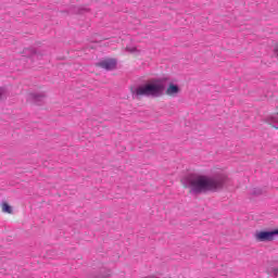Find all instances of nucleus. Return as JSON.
Returning <instances> with one entry per match:
<instances>
[{"instance_id":"f257e3e1","label":"nucleus","mask_w":278,"mask_h":278,"mask_svg":"<svg viewBox=\"0 0 278 278\" xmlns=\"http://www.w3.org/2000/svg\"><path fill=\"white\" fill-rule=\"evenodd\" d=\"M229 181L227 174H216L214 176L190 173L181 178V184L190 194H203V192H216Z\"/></svg>"},{"instance_id":"20e7f679","label":"nucleus","mask_w":278,"mask_h":278,"mask_svg":"<svg viewBox=\"0 0 278 278\" xmlns=\"http://www.w3.org/2000/svg\"><path fill=\"white\" fill-rule=\"evenodd\" d=\"M116 64L117 62L115 59H106L97 63V66H100V68H104L105 71H114V68H116Z\"/></svg>"},{"instance_id":"9b49d317","label":"nucleus","mask_w":278,"mask_h":278,"mask_svg":"<svg viewBox=\"0 0 278 278\" xmlns=\"http://www.w3.org/2000/svg\"><path fill=\"white\" fill-rule=\"evenodd\" d=\"M103 277H110V274H105Z\"/></svg>"},{"instance_id":"f03ea898","label":"nucleus","mask_w":278,"mask_h":278,"mask_svg":"<svg viewBox=\"0 0 278 278\" xmlns=\"http://www.w3.org/2000/svg\"><path fill=\"white\" fill-rule=\"evenodd\" d=\"M132 99H140V97H151L152 99H160V97H179L181 87L175 83H169L166 88L165 78H154L146 85L130 89Z\"/></svg>"},{"instance_id":"39448f33","label":"nucleus","mask_w":278,"mask_h":278,"mask_svg":"<svg viewBox=\"0 0 278 278\" xmlns=\"http://www.w3.org/2000/svg\"><path fill=\"white\" fill-rule=\"evenodd\" d=\"M30 99L36 105H42V103H45V93H30Z\"/></svg>"},{"instance_id":"1a4fd4ad","label":"nucleus","mask_w":278,"mask_h":278,"mask_svg":"<svg viewBox=\"0 0 278 278\" xmlns=\"http://www.w3.org/2000/svg\"><path fill=\"white\" fill-rule=\"evenodd\" d=\"M3 94H5V88L0 87V100L3 98Z\"/></svg>"},{"instance_id":"6e6552de","label":"nucleus","mask_w":278,"mask_h":278,"mask_svg":"<svg viewBox=\"0 0 278 278\" xmlns=\"http://www.w3.org/2000/svg\"><path fill=\"white\" fill-rule=\"evenodd\" d=\"M24 55H30V58H36V50L34 48H27L24 50Z\"/></svg>"},{"instance_id":"f8f14e48","label":"nucleus","mask_w":278,"mask_h":278,"mask_svg":"<svg viewBox=\"0 0 278 278\" xmlns=\"http://www.w3.org/2000/svg\"><path fill=\"white\" fill-rule=\"evenodd\" d=\"M102 273H105V269H102Z\"/></svg>"},{"instance_id":"7ed1b4c3","label":"nucleus","mask_w":278,"mask_h":278,"mask_svg":"<svg viewBox=\"0 0 278 278\" xmlns=\"http://www.w3.org/2000/svg\"><path fill=\"white\" fill-rule=\"evenodd\" d=\"M275 236H278V230L258 231L254 235V238L257 242H273Z\"/></svg>"},{"instance_id":"9d476101","label":"nucleus","mask_w":278,"mask_h":278,"mask_svg":"<svg viewBox=\"0 0 278 278\" xmlns=\"http://www.w3.org/2000/svg\"><path fill=\"white\" fill-rule=\"evenodd\" d=\"M273 274H274L275 277H277V275H278V269H274Z\"/></svg>"},{"instance_id":"423d86ee","label":"nucleus","mask_w":278,"mask_h":278,"mask_svg":"<svg viewBox=\"0 0 278 278\" xmlns=\"http://www.w3.org/2000/svg\"><path fill=\"white\" fill-rule=\"evenodd\" d=\"M2 212L4 214H12V206H10V204H8L7 202L2 203Z\"/></svg>"},{"instance_id":"0eeeda50","label":"nucleus","mask_w":278,"mask_h":278,"mask_svg":"<svg viewBox=\"0 0 278 278\" xmlns=\"http://www.w3.org/2000/svg\"><path fill=\"white\" fill-rule=\"evenodd\" d=\"M126 51H128V53H134L135 55H139L140 53V50H138L135 46H127Z\"/></svg>"}]
</instances>
